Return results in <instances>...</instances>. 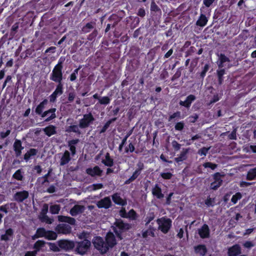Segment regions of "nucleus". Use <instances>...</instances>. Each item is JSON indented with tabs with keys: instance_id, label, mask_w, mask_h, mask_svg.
I'll list each match as a JSON object with an SVG mask.
<instances>
[{
	"instance_id": "obj_1",
	"label": "nucleus",
	"mask_w": 256,
	"mask_h": 256,
	"mask_svg": "<svg viewBox=\"0 0 256 256\" xmlns=\"http://www.w3.org/2000/svg\"><path fill=\"white\" fill-rule=\"evenodd\" d=\"M64 60V58L60 57L58 64L54 68L50 77V80L52 81L56 82H62L63 79V64Z\"/></svg>"
},
{
	"instance_id": "obj_2",
	"label": "nucleus",
	"mask_w": 256,
	"mask_h": 256,
	"mask_svg": "<svg viewBox=\"0 0 256 256\" xmlns=\"http://www.w3.org/2000/svg\"><path fill=\"white\" fill-rule=\"evenodd\" d=\"M115 227L113 230L116 235L120 240L122 239V233L126 230H128L130 226L129 224L124 222L121 219H116L114 223Z\"/></svg>"
},
{
	"instance_id": "obj_3",
	"label": "nucleus",
	"mask_w": 256,
	"mask_h": 256,
	"mask_svg": "<svg viewBox=\"0 0 256 256\" xmlns=\"http://www.w3.org/2000/svg\"><path fill=\"white\" fill-rule=\"evenodd\" d=\"M156 222L158 225V229L164 234L169 232L172 226V220L165 216L158 218Z\"/></svg>"
},
{
	"instance_id": "obj_4",
	"label": "nucleus",
	"mask_w": 256,
	"mask_h": 256,
	"mask_svg": "<svg viewBox=\"0 0 256 256\" xmlns=\"http://www.w3.org/2000/svg\"><path fill=\"white\" fill-rule=\"evenodd\" d=\"M91 242L90 240H80L76 242L75 252L81 256L86 254L90 249Z\"/></svg>"
},
{
	"instance_id": "obj_5",
	"label": "nucleus",
	"mask_w": 256,
	"mask_h": 256,
	"mask_svg": "<svg viewBox=\"0 0 256 256\" xmlns=\"http://www.w3.org/2000/svg\"><path fill=\"white\" fill-rule=\"evenodd\" d=\"M92 242L94 248L98 250L101 254H104L108 252V248L106 246L105 242L101 236H94L92 240Z\"/></svg>"
},
{
	"instance_id": "obj_6",
	"label": "nucleus",
	"mask_w": 256,
	"mask_h": 256,
	"mask_svg": "<svg viewBox=\"0 0 256 256\" xmlns=\"http://www.w3.org/2000/svg\"><path fill=\"white\" fill-rule=\"evenodd\" d=\"M94 118L91 112L84 114L83 118L79 120L78 126L84 129L89 126L94 120Z\"/></svg>"
},
{
	"instance_id": "obj_7",
	"label": "nucleus",
	"mask_w": 256,
	"mask_h": 256,
	"mask_svg": "<svg viewBox=\"0 0 256 256\" xmlns=\"http://www.w3.org/2000/svg\"><path fill=\"white\" fill-rule=\"evenodd\" d=\"M57 244L60 250H63L66 252H69L72 250L75 246L74 242L68 240H60L57 242Z\"/></svg>"
},
{
	"instance_id": "obj_8",
	"label": "nucleus",
	"mask_w": 256,
	"mask_h": 256,
	"mask_svg": "<svg viewBox=\"0 0 256 256\" xmlns=\"http://www.w3.org/2000/svg\"><path fill=\"white\" fill-rule=\"evenodd\" d=\"M224 174L216 172L212 176L214 181L210 184V188L214 190H216L222 184V178Z\"/></svg>"
},
{
	"instance_id": "obj_9",
	"label": "nucleus",
	"mask_w": 256,
	"mask_h": 256,
	"mask_svg": "<svg viewBox=\"0 0 256 256\" xmlns=\"http://www.w3.org/2000/svg\"><path fill=\"white\" fill-rule=\"evenodd\" d=\"M58 84L54 91L50 96V101L51 102H54L58 96L62 95L64 92L63 84L62 82H57Z\"/></svg>"
},
{
	"instance_id": "obj_10",
	"label": "nucleus",
	"mask_w": 256,
	"mask_h": 256,
	"mask_svg": "<svg viewBox=\"0 0 256 256\" xmlns=\"http://www.w3.org/2000/svg\"><path fill=\"white\" fill-rule=\"evenodd\" d=\"M29 196V192L28 191L23 190L16 192L13 195V199L16 202L20 203L26 200Z\"/></svg>"
},
{
	"instance_id": "obj_11",
	"label": "nucleus",
	"mask_w": 256,
	"mask_h": 256,
	"mask_svg": "<svg viewBox=\"0 0 256 256\" xmlns=\"http://www.w3.org/2000/svg\"><path fill=\"white\" fill-rule=\"evenodd\" d=\"M105 240L106 246L108 248V250L114 247L117 244L115 236L111 232L106 234Z\"/></svg>"
},
{
	"instance_id": "obj_12",
	"label": "nucleus",
	"mask_w": 256,
	"mask_h": 256,
	"mask_svg": "<svg viewBox=\"0 0 256 256\" xmlns=\"http://www.w3.org/2000/svg\"><path fill=\"white\" fill-rule=\"evenodd\" d=\"M86 172L92 177L101 176L102 170L98 166H96L93 168H86Z\"/></svg>"
},
{
	"instance_id": "obj_13",
	"label": "nucleus",
	"mask_w": 256,
	"mask_h": 256,
	"mask_svg": "<svg viewBox=\"0 0 256 256\" xmlns=\"http://www.w3.org/2000/svg\"><path fill=\"white\" fill-rule=\"evenodd\" d=\"M198 234L202 238H208L210 236V230L208 224H204L198 230Z\"/></svg>"
},
{
	"instance_id": "obj_14",
	"label": "nucleus",
	"mask_w": 256,
	"mask_h": 256,
	"mask_svg": "<svg viewBox=\"0 0 256 256\" xmlns=\"http://www.w3.org/2000/svg\"><path fill=\"white\" fill-rule=\"evenodd\" d=\"M96 206L98 208H108L112 206V202L108 196L105 197L98 202Z\"/></svg>"
},
{
	"instance_id": "obj_15",
	"label": "nucleus",
	"mask_w": 256,
	"mask_h": 256,
	"mask_svg": "<svg viewBox=\"0 0 256 256\" xmlns=\"http://www.w3.org/2000/svg\"><path fill=\"white\" fill-rule=\"evenodd\" d=\"M218 56V60L216 62V64L218 66V68H222L224 66V63L230 62V58L226 56L224 54L220 53L217 54Z\"/></svg>"
},
{
	"instance_id": "obj_16",
	"label": "nucleus",
	"mask_w": 256,
	"mask_h": 256,
	"mask_svg": "<svg viewBox=\"0 0 256 256\" xmlns=\"http://www.w3.org/2000/svg\"><path fill=\"white\" fill-rule=\"evenodd\" d=\"M85 210L84 206L80 204H75L70 211V214L72 216H76L77 215L82 214Z\"/></svg>"
},
{
	"instance_id": "obj_17",
	"label": "nucleus",
	"mask_w": 256,
	"mask_h": 256,
	"mask_svg": "<svg viewBox=\"0 0 256 256\" xmlns=\"http://www.w3.org/2000/svg\"><path fill=\"white\" fill-rule=\"evenodd\" d=\"M56 230L58 234H68L71 232L72 228L68 224H60L56 226Z\"/></svg>"
},
{
	"instance_id": "obj_18",
	"label": "nucleus",
	"mask_w": 256,
	"mask_h": 256,
	"mask_svg": "<svg viewBox=\"0 0 256 256\" xmlns=\"http://www.w3.org/2000/svg\"><path fill=\"white\" fill-rule=\"evenodd\" d=\"M196 99L195 96L193 94H190L188 96L185 100H180L179 104L180 106H184L186 108L188 109L191 106L192 103Z\"/></svg>"
},
{
	"instance_id": "obj_19",
	"label": "nucleus",
	"mask_w": 256,
	"mask_h": 256,
	"mask_svg": "<svg viewBox=\"0 0 256 256\" xmlns=\"http://www.w3.org/2000/svg\"><path fill=\"white\" fill-rule=\"evenodd\" d=\"M13 148L16 157L20 156L22 154V150L24 149L21 140L16 139L14 142Z\"/></svg>"
},
{
	"instance_id": "obj_20",
	"label": "nucleus",
	"mask_w": 256,
	"mask_h": 256,
	"mask_svg": "<svg viewBox=\"0 0 256 256\" xmlns=\"http://www.w3.org/2000/svg\"><path fill=\"white\" fill-rule=\"evenodd\" d=\"M152 195L158 199H162L164 198V194L162 193L161 188L158 184H156L152 190Z\"/></svg>"
},
{
	"instance_id": "obj_21",
	"label": "nucleus",
	"mask_w": 256,
	"mask_h": 256,
	"mask_svg": "<svg viewBox=\"0 0 256 256\" xmlns=\"http://www.w3.org/2000/svg\"><path fill=\"white\" fill-rule=\"evenodd\" d=\"M112 198V201L118 205L124 206L127 204L126 200L122 199L118 193H114Z\"/></svg>"
},
{
	"instance_id": "obj_22",
	"label": "nucleus",
	"mask_w": 256,
	"mask_h": 256,
	"mask_svg": "<svg viewBox=\"0 0 256 256\" xmlns=\"http://www.w3.org/2000/svg\"><path fill=\"white\" fill-rule=\"evenodd\" d=\"M241 253V248L240 246L236 244L230 248L228 250V254L229 256H237Z\"/></svg>"
},
{
	"instance_id": "obj_23",
	"label": "nucleus",
	"mask_w": 256,
	"mask_h": 256,
	"mask_svg": "<svg viewBox=\"0 0 256 256\" xmlns=\"http://www.w3.org/2000/svg\"><path fill=\"white\" fill-rule=\"evenodd\" d=\"M80 142L79 139L76 138L70 140L68 142V144L69 147V150L70 151L72 156H74L76 154V145Z\"/></svg>"
},
{
	"instance_id": "obj_24",
	"label": "nucleus",
	"mask_w": 256,
	"mask_h": 256,
	"mask_svg": "<svg viewBox=\"0 0 256 256\" xmlns=\"http://www.w3.org/2000/svg\"><path fill=\"white\" fill-rule=\"evenodd\" d=\"M194 250L196 254H199L200 256H204L208 252L204 244H198L194 246Z\"/></svg>"
},
{
	"instance_id": "obj_25",
	"label": "nucleus",
	"mask_w": 256,
	"mask_h": 256,
	"mask_svg": "<svg viewBox=\"0 0 256 256\" xmlns=\"http://www.w3.org/2000/svg\"><path fill=\"white\" fill-rule=\"evenodd\" d=\"M18 28L19 24L18 22H16L12 26L10 34H6L5 36L8 38V40H12L14 38L15 34L18 31Z\"/></svg>"
},
{
	"instance_id": "obj_26",
	"label": "nucleus",
	"mask_w": 256,
	"mask_h": 256,
	"mask_svg": "<svg viewBox=\"0 0 256 256\" xmlns=\"http://www.w3.org/2000/svg\"><path fill=\"white\" fill-rule=\"evenodd\" d=\"M70 160H71V157H70V152L68 150H66L64 152L60 158V166L66 165L67 164H68Z\"/></svg>"
},
{
	"instance_id": "obj_27",
	"label": "nucleus",
	"mask_w": 256,
	"mask_h": 256,
	"mask_svg": "<svg viewBox=\"0 0 256 256\" xmlns=\"http://www.w3.org/2000/svg\"><path fill=\"white\" fill-rule=\"evenodd\" d=\"M46 230L44 228H37L36 234L32 236V240H35L40 238H45L46 234Z\"/></svg>"
},
{
	"instance_id": "obj_28",
	"label": "nucleus",
	"mask_w": 256,
	"mask_h": 256,
	"mask_svg": "<svg viewBox=\"0 0 256 256\" xmlns=\"http://www.w3.org/2000/svg\"><path fill=\"white\" fill-rule=\"evenodd\" d=\"M44 134L48 137L56 134V127L54 125H49L43 128Z\"/></svg>"
},
{
	"instance_id": "obj_29",
	"label": "nucleus",
	"mask_w": 256,
	"mask_h": 256,
	"mask_svg": "<svg viewBox=\"0 0 256 256\" xmlns=\"http://www.w3.org/2000/svg\"><path fill=\"white\" fill-rule=\"evenodd\" d=\"M189 151V148H183L182 152L178 157L174 158V161L177 163L182 162L187 158V154Z\"/></svg>"
},
{
	"instance_id": "obj_30",
	"label": "nucleus",
	"mask_w": 256,
	"mask_h": 256,
	"mask_svg": "<svg viewBox=\"0 0 256 256\" xmlns=\"http://www.w3.org/2000/svg\"><path fill=\"white\" fill-rule=\"evenodd\" d=\"M58 220L60 222H67L71 225L75 224L76 222L74 218L64 216H59Z\"/></svg>"
},
{
	"instance_id": "obj_31",
	"label": "nucleus",
	"mask_w": 256,
	"mask_h": 256,
	"mask_svg": "<svg viewBox=\"0 0 256 256\" xmlns=\"http://www.w3.org/2000/svg\"><path fill=\"white\" fill-rule=\"evenodd\" d=\"M48 100L47 99H44L36 107L35 109V112L36 114L38 115L42 114L44 109L45 106L48 104Z\"/></svg>"
},
{
	"instance_id": "obj_32",
	"label": "nucleus",
	"mask_w": 256,
	"mask_h": 256,
	"mask_svg": "<svg viewBox=\"0 0 256 256\" xmlns=\"http://www.w3.org/2000/svg\"><path fill=\"white\" fill-rule=\"evenodd\" d=\"M38 152V150L36 148H30L27 152L24 154V158L26 162H28L32 156H35Z\"/></svg>"
},
{
	"instance_id": "obj_33",
	"label": "nucleus",
	"mask_w": 256,
	"mask_h": 256,
	"mask_svg": "<svg viewBox=\"0 0 256 256\" xmlns=\"http://www.w3.org/2000/svg\"><path fill=\"white\" fill-rule=\"evenodd\" d=\"M102 163L106 166L112 167L114 165V160L110 157V154L108 152L106 153L105 154V158L102 160Z\"/></svg>"
},
{
	"instance_id": "obj_34",
	"label": "nucleus",
	"mask_w": 256,
	"mask_h": 256,
	"mask_svg": "<svg viewBox=\"0 0 256 256\" xmlns=\"http://www.w3.org/2000/svg\"><path fill=\"white\" fill-rule=\"evenodd\" d=\"M79 128L78 125H70L66 128V132L68 133L74 132L80 136L82 134V132Z\"/></svg>"
},
{
	"instance_id": "obj_35",
	"label": "nucleus",
	"mask_w": 256,
	"mask_h": 256,
	"mask_svg": "<svg viewBox=\"0 0 256 256\" xmlns=\"http://www.w3.org/2000/svg\"><path fill=\"white\" fill-rule=\"evenodd\" d=\"M16 207V204L14 202L7 203L5 204L0 206V212L8 214V210L10 208L14 210Z\"/></svg>"
},
{
	"instance_id": "obj_36",
	"label": "nucleus",
	"mask_w": 256,
	"mask_h": 256,
	"mask_svg": "<svg viewBox=\"0 0 256 256\" xmlns=\"http://www.w3.org/2000/svg\"><path fill=\"white\" fill-rule=\"evenodd\" d=\"M208 22V19L204 14H200L198 19L196 22V25L200 27L204 26Z\"/></svg>"
},
{
	"instance_id": "obj_37",
	"label": "nucleus",
	"mask_w": 256,
	"mask_h": 256,
	"mask_svg": "<svg viewBox=\"0 0 256 256\" xmlns=\"http://www.w3.org/2000/svg\"><path fill=\"white\" fill-rule=\"evenodd\" d=\"M14 231L12 228L6 230L5 234L0 236V240L8 241L9 240V237H13Z\"/></svg>"
},
{
	"instance_id": "obj_38",
	"label": "nucleus",
	"mask_w": 256,
	"mask_h": 256,
	"mask_svg": "<svg viewBox=\"0 0 256 256\" xmlns=\"http://www.w3.org/2000/svg\"><path fill=\"white\" fill-rule=\"evenodd\" d=\"M96 22H90L87 23L85 26H83L82 28V32L84 34H87L90 32L94 27Z\"/></svg>"
},
{
	"instance_id": "obj_39",
	"label": "nucleus",
	"mask_w": 256,
	"mask_h": 256,
	"mask_svg": "<svg viewBox=\"0 0 256 256\" xmlns=\"http://www.w3.org/2000/svg\"><path fill=\"white\" fill-rule=\"evenodd\" d=\"M256 179V167L250 169L246 176V180H252Z\"/></svg>"
},
{
	"instance_id": "obj_40",
	"label": "nucleus",
	"mask_w": 256,
	"mask_h": 256,
	"mask_svg": "<svg viewBox=\"0 0 256 256\" xmlns=\"http://www.w3.org/2000/svg\"><path fill=\"white\" fill-rule=\"evenodd\" d=\"M23 173L22 169H18L12 174V178L18 181H22L24 180Z\"/></svg>"
},
{
	"instance_id": "obj_41",
	"label": "nucleus",
	"mask_w": 256,
	"mask_h": 256,
	"mask_svg": "<svg viewBox=\"0 0 256 256\" xmlns=\"http://www.w3.org/2000/svg\"><path fill=\"white\" fill-rule=\"evenodd\" d=\"M220 69L216 70L217 76L218 78V82L219 84H222L224 81V75L226 73V70L224 68H219Z\"/></svg>"
},
{
	"instance_id": "obj_42",
	"label": "nucleus",
	"mask_w": 256,
	"mask_h": 256,
	"mask_svg": "<svg viewBox=\"0 0 256 256\" xmlns=\"http://www.w3.org/2000/svg\"><path fill=\"white\" fill-rule=\"evenodd\" d=\"M116 118H113L108 120L102 126V128L100 131V134H103L106 132L108 128L110 127V124L116 120Z\"/></svg>"
},
{
	"instance_id": "obj_43",
	"label": "nucleus",
	"mask_w": 256,
	"mask_h": 256,
	"mask_svg": "<svg viewBox=\"0 0 256 256\" xmlns=\"http://www.w3.org/2000/svg\"><path fill=\"white\" fill-rule=\"evenodd\" d=\"M58 237L57 234L52 230H46L45 238L49 240H56Z\"/></svg>"
},
{
	"instance_id": "obj_44",
	"label": "nucleus",
	"mask_w": 256,
	"mask_h": 256,
	"mask_svg": "<svg viewBox=\"0 0 256 256\" xmlns=\"http://www.w3.org/2000/svg\"><path fill=\"white\" fill-rule=\"evenodd\" d=\"M45 244V242L43 240H37L34 244L33 248L35 250L34 252H38L42 247L44 246Z\"/></svg>"
},
{
	"instance_id": "obj_45",
	"label": "nucleus",
	"mask_w": 256,
	"mask_h": 256,
	"mask_svg": "<svg viewBox=\"0 0 256 256\" xmlns=\"http://www.w3.org/2000/svg\"><path fill=\"white\" fill-rule=\"evenodd\" d=\"M48 114H51L50 116L48 117L46 120H44L46 122H48L56 118V108H51L48 110H47Z\"/></svg>"
},
{
	"instance_id": "obj_46",
	"label": "nucleus",
	"mask_w": 256,
	"mask_h": 256,
	"mask_svg": "<svg viewBox=\"0 0 256 256\" xmlns=\"http://www.w3.org/2000/svg\"><path fill=\"white\" fill-rule=\"evenodd\" d=\"M155 216V214L154 212H148L144 220L146 222L145 225L148 226L154 220Z\"/></svg>"
},
{
	"instance_id": "obj_47",
	"label": "nucleus",
	"mask_w": 256,
	"mask_h": 256,
	"mask_svg": "<svg viewBox=\"0 0 256 256\" xmlns=\"http://www.w3.org/2000/svg\"><path fill=\"white\" fill-rule=\"evenodd\" d=\"M150 10L151 12L158 13V14H161L162 11L160 8L158 6L154 0H152L150 4Z\"/></svg>"
},
{
	"instance_id": "obj_48",
	"label": "nucleus",
	"mask_w": 256,
	"mask_h": 256,
	"mask_svg": "<svg viewBox=\"0 0 256 256\" xmlns=\"http://www.w3.org/2000/svg\"><path fill=\"white\" fill-rule=\"evenodd\" d=\"M60 210V207L58 204H54L50 206V212L52 214H58Z\"/></svg>"
},
{
	"instance_id": "obj_49",
	"label": "nucleus",
	"mask_w": 256,
	"mask_h": 256,
	"mask_svg": "<svg viewBox=\"0 0 256 256\" xmlns=\"http://www.w3.org/2000/svg\"><path fill=\"white\" fill-rule=\"evenodd\" d=\"M81 66H79L78 68L75 69L74 70V72L70 74V75L69 76L70 81L74 82L76 80L78 74V72Z\"/></svg>"
},
{
	"instance_id": "obj_50",
	"label": "nucleus",
	"mask_w": 256,
	"mask_h": 256,
	"mask_svg": "<svg viewBox=\"0 0 256 256\" xmlns=\"http://www.w3.org/2000/svg\"><path fill=\"white\" fill-rule=\"evenodd\" d=\"M128 218L132 220H136L138 218V214L134 209H131L128 213L127 218Z\"/></svg>"
},
{
	"instance_id": "obj_51",
	"label": "nucleus",
	"mask_w": 256,
	"mask_h": 256,
	"mask_svg": "<svg viewBox=\"0 0 256 256\" xmlns=\"http://www.w3.org/2000/svg\"><path fill=\"white\" fill-rule=\"evenodd\" d=\"M242 195L240 192H238L235 194L233 195L232 198L231 202L234 204H236L238 200L241 199Z\"/></svg>"
},
{
	"instance_id": "obj_52",
	"label": "nucleus",
	"mask_w": 256,
	"mask_h": 256,
	"mask_svg": "<svg viewBox=\"0 0 256 256\" xmlns=\"http://www.w3.org/2000/svg\"><path fill=\"white\" fill-rule=\"evenodd\" d=\"M110 98L107 96L100 98V99H99V103L100 104L107 105L110 103Z\"/></svg>"
},
{
	"instance_id": "obj_53",
	"label": "nucleus",
	"mask_w": 256,
	"mask_h": 256,
	"mask_svg": "<svg viewBox=\"0 0 256 256\" xmlns=\"http://www.w3.org/2000/svg\"><path fill=\"white\" fill-rule=\"evenodd\" d=\"M203 166L205 168H210L214 170L218 167V164L211 162H206L203 164Z\"/></svg>"
},
{
	"instance_id": "obj_54",
	"label": "nucleus",
	"mask_w": 256,
	"mask_h": 256,
	"mask_svg": "<svg viewBox=\"0 0 256 256\" xmlns=\"http://www.w3.org/2000/svg\"><path fill=\"white\" fill-rule=\"evenodd\" d=\"M48 245L50 249L54 252H58L60 251V249L58 246V244L54 243L49 242Z\"/></svg>"
},
{
	"instance_id": "obj_55",
	"label": "nucleus",
	"mask_w": 256,
	"mask_h": 256,
	"mask_svg": "<svg viewBox=\"0 0 256 256\" xmlns=\"http://www.w3.org/2000/svg\"><path fill=\"white\" fill-rule=\"evenodd\" d=\"M48 204H44L42 208L41 212H40V216H45L46 217L48 218V216L46 215V214L48 212Z\"/></svg>"
},
{
	"instance_id": "obj_56",
	"label": "nucleus",
	"mask_w": 256,
	"mask_h": 256,
	"mask_svg": "<svg viewBox=\"0 0 256 256\" xmlns=\"http://www.w3.org/2000/svg\"><path fill=\"white\" fill-rule=\"evenodd\" d=\"M210 68V65L208 64H206L204 65V67L203 68L200 74V76L201 78H204L206 75V72Z\"/></svg>"
},
{
	"instance_id": "obj_57",
	"label": "nucleus",
	"mask_w": 256,
	"mask_h": 256,
	"mask_svg": "<svg viewBox=\"0 0 256 256\" xmlns=\"http://www.w3.org/2000/svg\"><path fill=\"white\" fill-rule=\"evenodd\" d=\"M160 176L164 180H170L172 176V174L170 172H162Z\"/></svg>"
},
{
	"instance_id": "obj_58",
	"label": "nucleus",
	"mask_w": 256,
	"mask_h": 256,
	"mask_svg": "<svg viewBox=\"0 0 256 256\" xmlns=\"http://www.w3.org/2000/svg\"><path fill=\"white\" fill-rule=\"evenodd\" d=\"M184 126V122H177L174 128L176 130L182 131Z\"/></svg>"
},
{
	"instance_id": "obj_59",
	"label": "nucleus",
	"mask_w": 256,
	"mask_h": 256,
	"mask_svg": "<svg viewBox=\"0 0 256 256\" xmlns=\"http://www.w3.org/2000/svg\"><path fill=\"white\" fill-rule=\"evenodd\" d=\"M50 172H51V170H48V172L46 174L40 178L42 180V184H44L46 182H49L48 178L50 175Z\"/></svg>"
},
{
	"instance_id": "obj_60",
	"label": "nucleus",
	"mask_w": 256,
	"mask_h": 256,
	"mask_svg": "<svg viewBox=\"0 0 256 256\" xmlns=\"http://www.w3.org/2000/svg\"><path fill=\"white\" fill-rule=\"evenodd\" d=\"M208 150L209 148L203 147L198 150V153L201 156H206L208 152Z\"/></svg>"
},
{
	"instance_id": "obj_61",
	"label": "nucleus",
	"mask_w": 256,
	"mask_h": 256,
	"mask_svg": "<svg viewBox=\"0 0 256 256\" xmlns=\"http://www.w3.org/2000/svg\"><path fill=\"white\" fill-rule=\"evenodd\" d=\"M98 30L96 29H94L93 32L88 35V39L89 40H94L95 39V38H96V36H97L98 35Z\"/></svg>"
},
{
	"instance_id": "obj_62",
	"label": "nucleus",
	"mask_w": 256,
	"mask_h": 256,
	"mask_svg": "<svg viewBox=\"0 0 256 256\" xmlns=\"http://www.w3.org/2000/svg\"><path fill=\"white\" fill-rule=\"evenodd\" d=\"M11 132V130L10 129L6 130V132H0V138L4 139L8 136Z\"/></svg>"
},
{
	"instance_id": "obj_63",
	"label": "nucleus",
	"mask_w": 256,
	"mask_h": 256,
	"mask_svg": "<svg viewBox=\"0 0 256 256\" xmlns=\"http://www.w3.org/2000/svg\"><path fill=\"white\" fill-rule=\"evenodd\" d=\"M172 145L174 150L178 151L180 150L181 145L178 142L174 140L172 142Z\"/></svg>"
},
{
	"instance_id": "obj_64",
	"label": "nucleus",
	"mask_w": 256,
	"mask_h": 256,
	"mask_svg": "<svg viewBox=\"0 0 256 256\" xmlns=\"http://www.w3.org/2000/svg\"><path fill=\"white\" fill-rule=\"evenodd\" d=\"M75 97H76V93L74 90L70 92L68 94V102H73Z\"/></svg>"
}]
</instances>
